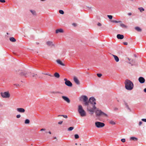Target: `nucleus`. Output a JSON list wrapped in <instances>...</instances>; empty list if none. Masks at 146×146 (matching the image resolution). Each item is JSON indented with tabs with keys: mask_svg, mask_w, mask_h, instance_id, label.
<instances>
[{
	"mask_svg": "<svg viewBox=\"0 0 146 146\" xmlns=\"http://www.w3.org/2000/svg\"><path fill=\"white\" fill-rule=\"evenodd\" d=\"M125 87L126 89L129 90H131L133 88V84L130 80L128 79L125 80Z\"/></svg>",
	"mask_w": 146,
	"mask_h": 146,
	"instance_id": "obj_1",
	"label": "nucleus"
},
{
	"mask_svg": "<svg viewBox=\"0 0 146 146\" xmlns=\"http://www.w3.org/2000/svg\"><path fill=\"white\" fill-rule=\"evenodd\" d=\"M95 112L96 117H99L103 116H104L107 117H108V115L106 113L103 112L101 110H99L97 108Z\"/></svg>",
	"mask_w": 146,
	"mask_h": 146,
	"instance_id": "obj_2",
	"label": "nucleus"
},
{
	"mask_svg": "<svg viewBox=\"0 0 146 146\" xmlns=\"http://www.w3.org/2000/svg\"><path fill=\"white\" fill-rule=\"evenodd\" d=\"M78 110L81 116L84 117L86 116V112L83 109L82 105H78Z\"/></svg>",
	"mask_w": 146,
	"mask_h": 146,
	"instance_id": "obj_3",
	"label": "nucleus"
},
{
	"mask_svg": "<svg viewBox=\"0 0 146 146\" xmlns=\"http://www.w3.org/2000/svg\"><path fill=\"white\" fill-rule=\"evenodd\" d=\"M79 100L80 101H83L84 102L85 105H88L89 103L88 97L85 95H82L79 98Z\"/></svg>",
	"mask_w": 146,
	"mask_h": 146,
	"instance_id": "obj_4",
	"label": "nucleus"
},
{
	"mask_svg": "<svg viewBox=\"0 0 146 146\" xmlns=\"http://www.w3.org/2000/svg\"><path fill=\"white\" fill-rule=\"evenodd\" d=\"M1 96L3 98H9L10 96V94L9 92H1Z\"/></svg>",
	"mask_w": 146,
	"mask_h": 146,
	"instance_id": "obj_5",
	"label": "nucleus"
},
{
	"mask_svg": "<svg viewBox=\"0 0 146 146\" xmlns=\"http://www.w3.org/2000/svg\"><path fill=\"white\" fill-rule=\"evenodd\" d=\"M95 125L97 127L100 128L104 127L105 125L103 123L99 121H96L95 122Z\"/></svg>",
	"mask_w": 146,
	"mask_h": 146,
	"instance_id": "obj_6",
	"label": "nucleus"
},
{
	"mask_svg": "<svg viewBox=\"0 0 146 146\" xmlns=\"http://www.w3.org/2000/svg\"><path fill=\"white\" fill-rule=\"evenodd\" d=\"M95 101L96 99L94 97H91L88 100L89 103H90L92 105H95L96 104Z\"/></svg>",
	"mask_w": 146,
	"mask_h": 146,
	"instance_id": "obj_7",
	"label": "nucleus"
},
{
	"mask_svg": "<svg viewBox=\"0 0 146 146\" xmlns=\"http://www.w3.org/2000/svg\"><path fill=\"white\" fill-rule=\"evenodd\" d=\"M17 111L20 113H24L25 112V110L22 108H18L16 109Z\"/></svg>",
	"mask_w": 146,
	"mask_h": 146,
	"instance_id": "obj_8",
	"label": "nucleus"
},
{
	"mask_svg": "<svg viewBox=\"0 0 146 146\" xmlns=\"http://www.w3.org/2000/svg\"><path fill=\"white\" fill-rule=\"evenodd\" d=\"M62 98L65 101L67 102L68 103H70V100L67 96H62Z\"/></svg>",
	"mask_w": 146,
	"mask_h": 146,
	"instance_id": "obj_9",
	"label": "nucleus"
},
{
	"mask_svg": "<svg viewBox=\"0 0 146 146\" xmlns=\"http://www.w3.org/2000/svg\"><path fill=\"white\" fill-rule=\"evenodd\" d=\"M138 80L140 83L143 84L145 82V80L143 77H140L138 78Z\"/></svg>",
	"mask_w": 146,
	"mask_h": 146,
	"instance_id": "obj_10",
	"label": "nucleus"
},
{
	"mask_svg": "<svg viewBox=\"0 0 146 146\" xmlns=\"http://www.w3.org/2000/svg\"><path fill=\"white\" fill-rule=\"evenodd\" d=\"M73 80L74 82L76 83V84L78 85H79L80 84V81L78 80V79L76 77L74 76L73 78Z\"/></svg>",
	"mask_w": 146,
	"mask_h": 146,
	"instance_id": "obj_11",
	"label": "nucleus"
},
{
	"mask_svg": "<svg viewBox=\"0 0 146 146\" xmlns=\"http://www.w3.org/2000/svg\"><path fill=\"white\" fill-rule=\"evenodd\" d=\"M65 84L67 86L69 87H72V83L69 80L67 82H65Z\"/></svg>",
	"mask_w": 146,
	"mask_h": 146,
	"instance_id": "obj_12",
	"label": "nucleus"
},
{
	"mask_svg": "<svg viewBox=\"0 0 146 146\" xmlns=\"http://www.w3.org/2000/svg\"><path fill=\"white\" fill-rule=\"evenodd\" d=\"M93 109L90 110L89 111L90 112V114H91V115H92L94 113V110L96 109V107L95 106V105H93Z\"/></svg>",
	"mask_w": 146,
	"mask_h": 146,
	"instance_id": "obj_13",
	"label": "nucleus"
},
{
	"mask_svg": "<svg viewBox=\"0 0 146 146\" xmlns=\"http://www.w3.org/2000/svg\"><path fill=\"white\" fill-rule=\"evenodd\" d=\"M46 44L48 46L50 47H52L54 46V44H53V42L52 41H47L46 42Z\"/></svg>",
	"mask_w": 146,
	"mask_h": 146,
	"instance_id": "obj_14",
	"label": "nucleus"
},
{
	"mask_svg": "<svg viewBox=\"0 0 146 146\" xmlns=\"http://www.w3.org/2000/svg\"><path fill=\"white\" fill-rule=\"evenodd\" d=\"M56 62L59 64L63 66H65V64L59 59L56 60Z\"/></svg>",
	"mask_w": 146,
	"mask_h": 146,
	"instance_id": "obj_15",
	"label": "nucleus"
},
{
	"mask_svg": "<svg viewBox=\"0 0 146 146\" xmlns=\"http://www.w3.org/2000/svg\"><path fill=\"white\" fill-rule=\"evenodd\" d=\"M117 37L118 39H122L124 38V36L122 35L117 34Z\"/></svg>",
	"mask_w": 146,
	"mask_h": 146,
	"instance_id": "obj_16",
	"label": "nucleus"
},
{
	"mask_svg": "<svg viewBox=\"0 0 146 146\" xmlns=\"http://www.w3.org/2000/svg\"><path fill=\"white\" fill-rule=\"evenodd\" d=\"M30 11L33 16H36V12L35 10L31 9L30 10Z\"/></svg>",
	"mask_w": 146,
	"mask_h": 146,
	"instance_id": "obj_17",
	"label": "nucleus"
},
{
	"mask_svg": "<svg viewBox=\"0 0 146 146\" xmlns=\"http://www.w3.org/2000/svg\"><path fill=\"white\" fill-rule=\"evenodd\" d=\"M29 73V72L25 73L24 72H22L20 73V75L21 76H23L25 77H27V75H28Z\"/></svg>",
	"mask_w": 146,
	"mask_h": 146,
	"instance_id": "obj_18",
	"label": "nucleus"
},
{
	"mask_svg": "<svg viewBox=\"0 0 146 146\" xmlns=\"http://www.w3.org/2000/svg\"><path fill=\"white\" fill-rule=\"evenodd\" d=\"M112 55L114 57L115 60L117 62L119 61V59L117 56L113 54Z\"/></svg>",
	"mask_w": 146,
	"mask_h": 146,
	"instance_id": "obj_19",
	"label": "nucleus"
},
{
	"mask_svg": "<svg viewBox=\"0 0 146 146\" xmlns=\"http://www.w3.org/2000/svg\"><path fill=\"white\" fill-rule=\"evenodd\" d=\"M63 32V30L62 29H57L56 31V33H62Z\"/></svg>",
	"mask_w": 146,
	"mask_h": 146,
	"instance_id": "obj_20",
	"label": "nucleus"
},
{
	"mask_svg": "<svg viewBox=\"0 0 146 146\" xmlns=\"http://www.w3.org/2000/svg\"><path fill=\"white\" fill-rule=\"evenodd\" d=\"M54 77L57 78H59L60 77L59 74L58 72H55L54 74Z\"/></svg>",
	"mask_w": 146,
	"mask_h": 146,
	"instance_id": "obj_21",
	"label": "nucleus"
},
{
	"mask_svg": "<svg viewBox=\"0 0 146 146\" xmlns=\"http://www.w3.org/2000/svg\"><path fill=\"white\" fill-rule=\"evenodd\" d=\"M135 29L137 30V31L140 32L142 31V29L139 27H135Z\"/></svg>",
	"mask_w": 146,
	"mask_h": 146,
	"instance_id": "obj_22",
	"label": "nucleus"
},
{
	"mask_svg": "<svg viewBox=\"0 0 146 146\" xmlns=\"http://www.w3.org/2000/svg\"><path fill=\"white\" fill-rule=\"evenodd\" d=\"M85 106H87V109L88 111H89L90 110L93 109V108H92L90 106L89 103H88V105Z\"/></svg>",
	"mask_w": 146,
	"mask_h": 146,
	"instance_id": "obj_23",
	"label": "nucleus"
},
{
	"mask_svg": "<svg viewBox=\"0 0 146 146\" xmlns=\"http://www.w3.org/2000/svg\"><path fill=\"white\" fill-rule=\"evenodd\" d=\"M130 140H133L134 141L137 140V138L134 137H131L130 138Z\"/></svg>",
	"mask_w": 146,
	"mask_h": 146,
	"instance_id": "obj_24",
	"label": "nucleus"
},
{
	"mask_svg": "<svg viewBox=\"0 0 146 146\" xmlns=\"http://www.w3.org/2000/svg\"><path fill=\"white\" fill-rule=\"evenodd\" d=\"M10 40L12 42H15L16 41V39L13 37H11L9 38Z\"/></svg>",
	"mask_w": 146,
	"mask_h": 146,
	"instance_id": "obj_25",
	"label": "nucleus"
},
{
	"mask_svg": "<svg viewBox=\"0 0 146 146\" xmlns=\"http://www.w3.org/2000/svg\"><path fill=\"white\" fill-rule=\"evenodd\" d=\"M120 26L122 28H127V26L125 25L124 24H122V23H120Z\"/></svg>",
	"mask_w": 146,
	"mask_h": 146,
	"instance_id": "obj_26",
	"label": "nucleus"
},
{
	"mask_svg": "<svg viewBox=\"0 0 146 146\" xmlns=\"http://www.w3.org/2000/svg\"><path fill=\"white\" fill-rule=\"evenodd\" d=\"M125 106L126 108H127V109H128L130 111H131V110L130 109V108H129L127 104V103L125 102Z\"/></svg>",
	"mask_w": 146,
	"mask_h": 146,
	"instance_id": "obj_27",
	"label": "nucleus"
},
{
	"mask_svg": "<svg viewBox=\"0 0 146 146\" xmlns=\"http://www.w3.org/2000/svg\"><path fill=\"white\" fill-rule=\"evenodd\" d=\"M111 22L113 23H121L122 22V21H117L113 20H111Z\"/></svg>",
	"mask_w": 146,
	"mask_h": 146,
	"instance_id": "obj_28",
	"label": "nucleus"
},
{
	"mask_svg": "<svg viewBox=\"0 0 146 146\" xmlns=\"http://www.w3.org/2000/svg\"><path fill=\"white\" fill-rule=\"evenodd\" d=\"M30 123V120L28 119H27L25 120V123L26 124H28Z\"/></svg>",
	"mask_w": 146,
	"mask_h": 146,
	"instance_id": "obj_29",
	"label": "nucleus"
},
{
	"mask_svg": "<svg viewBox=\"0 0 146 146\" xmlns=\"http://www.w3.org/2000/svg\"><path fill=\"white\" fill-rule=\"evenodd\" d=\"M58 117L59 116H62L64 118H68V116L67 115H59L58 116Z\"/></svg>",
	"mask_w": 146,
	"mask_h": 146,
	"instance_id": "obj_30",
	"label": "nucleus"
},
{
	"mask_svg": "<svg viewBox=\"0 0 146 146\" xmlns=\"http://www.w3.org/2000/svg\"><path fill=\"white\" fill-rule=\"evenodd\" d=\"M138 9L140 10V11L141 12L142 11H144V9L142 7H139Z\"/></svg>",
	"mask_w": 146,
	"mask_h": 146,
	"instance_id": "obj_31",
	"label": "nucleus"
},
{
	"mask_svg": "<svg viewBox=\"0 0 146 146\" xmlns=\"http://www.w3.org/2000/svg\"><path fill=\"white\" fill-rule=\"evenodd\" d=\"M74 127H69L68 129V131H71L74 129Z\"/></svg>",
	"mask_w": 146,
	"mask_h": 146,
	"instance_id": "obj_32",
	"label": "nucleus"
},
{
	"mask_svg": "<svg viewBox=\"0 0 146 146\" xmlns=\"http://www.w3.org/2000/svg\"><path fill=\"white\" fill-rule=\"evenodd\" d=\"M110 123L111 124L113 125H115V122H114L113 120L110 121Z\"/></svg>",
	"mask_w": 146,
	"mask_h": 146,
	"instance_id": "obj_33",
	"label": "nucleus"
},
{
	"mask_svg": "<svg viewBox=\"0 0 146 146\" xmlns=\"http://www.w3.org/2000/svg\"><path fill=\"white\" fill-rule=\"evenodd\" d=\"M51 93L53 94H61V93L59 92H50Z\"/></svg>",
	"mask_w": 146,
	"mask_h": 146,
	"instance_id": "obj_34",
	"label": "nucleus"
},
{
	"mask_svg": "<svg viewBox=\"0 0 146 146\" xmlns=\"http://www.w3.org/2000/svg\"><path fill=\"white\" fill-rule=\"evenodd\" d=\"M75 138L76 139H77L79 138V136L77 134H76L74 135Z\"/></svg>",
	"mask_w": 146,
	"mask_h": 146,
	"instance_id": "obj_35",
	"label": "nucleus"
},
{
	"mask_svg": "<svg viewBox=\"0 0 146 146\" xmlns=\"http://www.w3.org/2000/svg\"><path fill=\"white\" fill-rule=\"evenodd\" d=\"M59 12L62 15H63L64 13V11L61 10H59Z\"/></svg>",
	"mask_w": 146,
	"mask_h": 146,
	"instance_id": "obj_36",
	"label": "nucleus"
},
{
	"mask_svg": "<svg viewBox=\"0 0 146 146\" xmlns=\"http://www.w3.org/2000/svg\"><path fill=\"white\" fill-rule=\"evenodd\" d=\"M32 76L33 77H35L36 78L37 77V75L35 74H32Z\"/></svg>",
	"mask_w": 146,
	"mask_h": 146,
	"instance_id": "obj_37",
	"label": "nucleus"
},
{
	"mask_svg": "<svg viewBox=\"0 0 146 146\" xmlns=\"http://www.w3.org/2000/svg\"><path fill=\"white\" fill-rule=\"evenodd\" d=\"M107 17L110 19H111L113 18V16L111 15H108Z\"/></svg>",
	"mask_w": 146,
	"mask_h": 146,
	"instance_id": "obj_38",
	"label": "nucleus"
},
{
	"mask_svg": "<svg viewBox=\"0 0 146 146\" xmlns=\"http://www.w3.org/2000/svg\"><path fill=\"white\" fill-rule=\"evenodd\" d=\"M97 75L98 76L99 78L101 77V76L102 75V74H100V73H97Z\"/></svg>",
	"mask_w": 146,
	"mask_h": 146,
	"instance_id": "obj_39",
	"label": "nucleus"
},
{
	"mask_svg": "<svg viewBox=\"0 0 146 146\" xmlns=\"http://www.w3.org/2000/svg\"><path fill=\"white\" fill-rule=\"evenodd\" d=\"M121 141L123 143H124L125 141V139H121Z\"/></svg>",
	"mask_w": 146,
	"mask_h": 146,
	"instance_id": "obj_40",
	"label": "nucleus"
},
{
	"mask_svg": "<svg viewBox=\"0 0 146 146\" xmlns=\"http://www.w3.org/2000/svg\"><path fill=\"white\" fill-rule=\"evenodd\" d=\"M21 116L20 114L17 115H16V117L17 118H19Z\"/></svg>",
	"mask_w": 146,
	"mask_h": 146,
	"instance_id": "obj_41",
	"label": "nucleus"
},
{
	"mask_svg": "<svg viewBox=\"0 0 146 146\" xmlns=\"http://www.w3.org/2000/svg\"><path fill=\"white\" fill-rule=\"evenodd\" d=\"M141 120L144 122H146V119L145 118L142 119Z\"/></svg>",
	"mask_w": 146,
	"mask_h": 146,
	"instance_id": "obj_42",
	"label": "nucleus"
},
{
	"mask_svg": "<svg viewBox=\"0 0 146 146\" xmlns=\"http://www.w3.org/2000/svg\"><path fill=\"white\" fill-rule=\"evenodd\" d=\"M0 2L2 3H4L5 2V0H0Z\"/></svg>",
	"mask_w": 146,
	"mask_h": 146,
	"instance_id": "obj_43",
	"label": "nucleus"
},
{
	"mask_svg": "<svg viewBox=\"0 0 146 146\" xmlns=\"http://www.w3.org/2000/svg\"><path fill=\"white\" fill-rule=\"evenodd\" d=\"M63 122L62 121H60L58 122V124H61Z\"/></svg>",
	"mask_w": 146,
	"mask_h": 146,
	"instance_id": "obj_44",
	"label": "nucleus"
},
{
	"mask_svg": "<svg viewBox=\"0 0 146 146\" xmlns=\"http://www.w3.org/2000/svg\"><path fill=\"white\" fill-rule=\"evenodd\" d=\"M97 25L99 26H101L102 25V24L100 23H98V24Z\"/></svg>",
	"mask_w": 146,
	"mask_h": 146,
	"instance_id": "obj_45",
	"label": "nucleus"
},
{
	"mask_svg": "<svg viewBox=\"0 0 146 146\" xmlns=\"http://www.w3.org/2000/svg\"><path fill=\"white\" fill-rule=\"evenodd\" d=\"M142 123V122L141 121H140L139 122V125H141Z\"/></svg>",
	"mask_w": 146,
	"mask_h": 146,
	"instance_id": "obj_46",
	"label": "nucleus"
},
{
	"mask_svg": "<svg viewBox=\"0 0 146 146\" xmlns=\"http://www.w3.org/2000/svg\"><path fill=\"white\" fill-rule=\"evenodd\" d=\"M123 44L125 45H127V42H123Z\"/></svg>",
	"mask_w": 146,
	"mask_h": 146,
	"instance_id": "obj_47",
	"label": "nucleus"
},
{
	"mask_svg": "<svg viewBox=\"0 0 146 146\" xmlns=\"http://www.w3.org/2000/svg\"><path fill=\"white\" fill-rule=\"evenodd\" d=\"M118 110V108H114V111H117V110Z\"/></svg>",
	"mask_w": 146,
	"mask_h": 146,
	"instance_id": "obj_48",
	"label": "nucleus"
},
{
	"mask_svg": "<svg viewBox=\"0 0 146 146\" xmlns=\"http://www.w3.org/2000/svg\"><path fill=\"white\" fill-rule=\"evenodd\" d=\"M14 85L15 86H19V84H14Z\"/></svg>",
	"mask_w": 146,
	"mask_h": 146,
	"instance_id": "obj_49",
	"label": "nucleus"
},
{
	"mask_svg": "<svg viewBox=\"0 0 146 146\" xmlns=\"http://www.w3.org/2000/svg\"><path fill=\"white\" fill-rule=\"evenodd\" d=\"M45 130V129L42 128V129H41L40 131H44Z\"/></svg>",
	"mask_w": 146,
	"mask_h": 146,
	"instance_id": "obj_50",
	"label": "nucleus"
},
{
	"mask_svg": "<svg viewBox=\"0 0 146 146\" xmlns=\"http://www.w3.org/2000/svg\"><path fill=\"white\" fill-rule=\"evenodd\" d=\"M64 80L65 81V82H67L68 80L66 78H64Z\"/></svg>",
	"mask_w": 146,
	"mask_h": 146,
	"instance_id": "obj_51",
	"label": "nucleus"
},
{
	"mask_svg": "<svg viewBox=\"0 0 146 146\" xmlns=\"http://www.w3.org/2000/svg\"><path fill=\"white\" fill-rule=\"evenodd\" d=\"M72 25L75 27H76V23H73L72 24Z\"/></svg>",
	"mask_w": 146,
	"mask_h": 146,
	"instance_id": "obj_52",
	"label": "nucleus"
},
{
	"mask_svg": "<svg viewBox=\"0 0 146 146\" xmlns=\"http://www.w3.org/2000/svg\"><path fill=\"white\" fill-rule=\"evenodd\" d=\"M88 8V9H91L92 7H87Z\"/></svg>",
	"mask_w": 146,
	"mask_h": 146,
	"instance_id": "obj_53",
	"label": "nucleus"
},
{
	"mask_svg": "<svg viewBox=\"0 0 146 146\" xmlns=\"http://www.w3.org/2000/svg\"><path fill=\"white\" fill-rule=\"evenodd\" d=\"M131 13H128V15L129 16H130L131 15Z\"/></svg>",
	"mask_w": 146,
	"mask_h": 146,
	"instance_id": "obj_54",
	"label": "nucleus"
},
{
	"mask_svg": "<svg viewBox=\"0 0 146 146\" xmlns=\"http://www.w3.org/2000/svg\"><path fill=\"white\" fill-rule=\"evenodd\" d=\"M144 92L146 93V88H145L143 90Z\"/></svg>",
	"mask_w": 146,
	"mask_h": 146,
	"instance_id": "obj_55",
	"label": "nucleus"
},
{
	"mask_svg": "<svg viewBox=\"0 0 146 146\" xmlns=\"http://www.w3.org/2000/svg\"><path fill=\"white\" fill-rule=\"evenodd\" d=\"M48 76H49L51 77H53V76L52 75H51V74H49V75H48Z\"/></svg>",
	"mask_w": 146,
	"mask_h": 146,
	"instance_id": "obj_56",
	"label": "nucleus"
},
{
	"mask_svg": "<svg viewBox=\"0 0 146 146\" xmlns=\"http://www.w3.org/2000/svg\"><path fill=\"white\" fill-rule=\"evenodd\" d=\"M48 133L50 134H51V132L50 131H49L48 132Z\"/></svg>",
	"mask_w": 146,
	"mask_h": 146,
	"instance_id": "obj_57",
	"label": "nucleus"
},
{
	"mask_svg": "<svg viewBox=\"0 0 146 146\" xmlns=\"http://www.w3.org/2000/svg\"><path fill=\"white\" fill-rule=\"evenodd\" d=\"M44 74L46 75H49V74H48L47 73Z\"/></svg>",
	"mask_w": 146,
	"mask_h": 146,
	"instance_id": "obj_58",
	"label": "nucleus"
},
{
	"mask_svg": "<svg viewBox=\"0 0 146 146\" xmlns=\"http://www.w3.org/2000/svg\"><path fill=\"white\" fill-rule=\"evenodd\" d=\"M41 1H45L46 0H40Z\"/></svg>",
	"mask_w": 146,
	"mask_h": 146,
	"instance_id": "obj_59",
	"label": "nucleus"
},
{
	"mask_svg": "<svg viewBox=\"0 0 146 146\" xmlns=\"http://www.w3.org/2000/svg\"><path fill=\"white\" fill-rule=\"evenodd\" d=\"M54 139H56V137H54Z\"/></svg>",
	"mask_w": 146,
	"mask_h": 146,
	"instance_id": "obj_60",
	"label": "nucleus"
},
{
	"mask_svg": "<svg viewBox=\"0 0 146 146\" xmlns=\"http://www.w3.org/2000/svg\"><path fill=\"white\" fill-rule=\"evenodd\" d=\"M128 60H130V59H129V58H128Z\"/></svg>",
	"mask_w": 146,
	"mask_h": 146,
	"instance_id": "obj_61",
	"label": "nucleus"
},
{
	"mask_svg": "<svg viewBox=\"0 0 146 146\" xmlns=\"http://www.w3.org/2000/svg\"><path fill=\"white\" fill-rule=\"evenodd\" d=\"M129 64H131V62H129Z\"/></svg>",
	"mask_w": 146,
	"mask_h": 146,
	"instance_id": "obj_62",
	"label": "nucleus"
},
{
	"mask_svg": "<svg viewBox=\"0 0 146 146\" xmlns=\"http://www.w3.org/2000/svg\"><path fill=\"white\" fill-rule=\"evenodd\" d=\"M134 56H135V57H136V55L135 54H134Z\"/></svg>",
	"mask_w": 146,
	"mask_h": 146,
	"instance_id": "obj_63",
	"label": "nucleus"
},
{
	"mask_svg": "<svg viewBox=\"0 0 146 146\" xmlns=\"http://www.w3.org/2000/svg\"><path fill=\"white\" fill-rule=\"evenodd\" d=\"M75 145H77V143H75Z\"/></svg>",
	"mask_w": 146,
	"mask_h": 146,
	"instance_id": "obj_64",
	"label": "nucleus"
}]
</instances>
